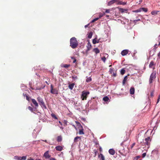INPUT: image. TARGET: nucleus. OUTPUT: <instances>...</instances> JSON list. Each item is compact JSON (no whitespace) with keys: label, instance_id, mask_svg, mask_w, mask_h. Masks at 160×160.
Returning <instances> with one entry per match:
<instances>
[{"label":"nucleus","instance_id":"ea45409f","mask_svg":"<svg viewBox=\"0 0 160 160\" xmlns=\"http://www.w3.org/2000/svg\"><path fill=\"white\" fill-rule=\"evenodd\" d=\"M28 109L31 112H33V108L30 106H29L28 108Z\"/></svg>","mask_w":160,"mask_h":160},{"label":"nucleus","instance_id":"4d7b16f0","mask_svg":"<svg viewBox=\"0 0 160 160\" xmlns=\"http://www.w3.org/2000/svg\"><path fill=\"white\" fill-rule=\"evenodd\" d=\"M137 22H138V21L137 20H133V22L134 23H137Z\"/></svg>","mask_w":160,"mask_h":160},{"label":"nucleus","instance_id":"473e14b6","mask_svg":"<svg viewBox=\"0 0 160 160\" xmlns=\"http://www.w3.org/2000/svg\"><path fill=\"white\" fill-rule=\"evenodd\" d=\"M70 66V64H65L62 65V67L65 68H68Z\"/></svg>","mask_w":160,"mask_h":160},{"label":"nucleus","instance_id":"a18cd8bd","mask_svg":"<svg viewBox=\"0 0 160 160\" xmlns=\"http://www.w3.org/2000/svg\"><path fill=\"white\" fill-rule=\"evenodd\" d=\"M99 19V18H95L94 19H93L92 21V22H95V21L98 20Z\"/></svg>","mask_w":160,"mask_h":160},{"label":"nucleus","instance_id":"338daca9","mask_svg":"<svg viewBox=\"0 0 160 160\" xmlns=\"http://www.w3.org/2000/svg\"><path fill=\"white\" fill-rule=\"evenodd\" d=\"M45 83H46L48 85H49V83H48V82L47 81H46Z\"/></svg>","mask_w":160,"mask_h":160},{"label":"nucleus","instance_id":"37998d69","mask_svg":"<svg viewBox=\"0 0 160 160\" xmlns=\"http://www.w3.org/2000/svg\"><path fill=\"white\" fill-rule=\"evenodd\" d=\"M72 78L73 79H74V80H75L78 79L77 77L75 75L72 76Z\"/></svg>","mask_w":160,"mask_h":160},{"label":"nucleus","instance_id":"412c9836","mask_svg":"<svg viewBox=\"0 0 160 160\" xmlns=\"http://www.w3.org/2000/svg\"><path fill=\"white\" fill-rule=\"evenodd\" d=\"M128 79V76H125L124 78V79L122 81V84L123 85H125L126 82L127 81Z\"/></svg>","mask_w":160,"mask_h":160},{"label":"nucleus","instance_id":"052dcab7","mask_svg":"<svg viewBox=\"0 0 160 160\" xmlns=\"http://www.w3.org/2000/svg\"><path fill=\"white\" fill-rule=\"evenodd\" d=\"M71 58L72 59H75V58L74 57H71Z\"/></svg>","mask_w":160,"mask_h":160},{"label":"nucleus","instance_id":"5fc2aeb1","mask_svg":"<svg viewBox=\"0 0 160 160\" xmlns=\"http://www.w3.org/2000/svg\"><path fill=\"white\" fill-rule=\"evenodd\" d=\"M49 160H57L54 158H50Z\"/></svg>","mask_w":160,"mask_h":160},{"label":"nucleus","instance_id":"774afa93","mask_svg":"<svg viewBox=\"0 0 160 160\" xmlns=\"http://www.w3.org/2000/svg\"><path fill=\"white\" fill-rule=\"evenodd\" d=\"M160 42H159V43H158V46H160Z\"/></svg>","mask_w":160,"mask_h":160},{"label":"nucleus","instance_id":"72a5a7b5","mask_svg":"<svg viewBox=\"0 0 160 160\" xmlns=\"http://www.w3.org/2000/svg\"><path fill=\"white\" fill-rule=\"evenodd\" d=\"M103 100L104 101H108L109 100V98L107 96H105L103 98Z\"/></svg>","mask_w":160,"mask_h":160},{"label":"nucleus","instance_id":"ddd939ff","mask_svg":"<svg viewBox=\"0 0 160 160\" xmlns=\"http://www.w3.org/2000/svg\"><path fill=\"white\" fill-rule=\"evenodd\" d=\"M118 0H112L108 3V5L109 6H111V5L117 2Z\"/></svg>","mask_w":160,"mask_h":160},{"label":"nucleus","instance_id":"4468645a","mask_svg":"<svg viewBox=\"0 0 160 160\" xmlns=\"http://www.w3.org/2000/svg\"><path fill=\"white\" fill-rule=\"evenodd\" d=\"M91 47H92V46H91L90 42L89 41H88V43H87V51H89V50H90L91 48Z\"/></svg>","mask_w":160,"mask_h":160},{"label":"nucleus","instance_id":"680f3d73","mask_svg":"<svg viewBox=\"0 0 160 160\" xmlns=\"http://www.w3.org/2000/svg\"><path fill=\"white\" fill-rule=\"evenodd\" d=\"M28 160H33V159H32L31 158H30L29 159H28Z\"/></svg>","mask_w":160,"mask_h":160},{"label":"nucleus","instance_id":"09e8293b","mask_svg":"<svg viewBox=\"0 0 160 160\" xmlns=\"http://www.w3.org/2000/svg\"><path fill=\"white\" fill-rule=\"evenodd\" d=\"M160 95H159V96L158 97V99L157 100V103H158L159 102V101L160 100Z\"/></svg>","mask_w":160,"mask_h":160},{"label":"nucleus","instance_id":"864d4df0","mask_svg":"<svg viewBox=\"0 0 160 160\" xmlns=\"http://www.w3.org/2000/svg\"><path fill=\"white\" fill-rule=\"evenodd\" d=\"M135 142L133 143L131 146V148H133V147L135 146Z\"/></svg>","mask_w":160,"mask_h":160},{"label":"nucleus","instance_id":"f257e3e1","mask_svg":"<svg viewBox=\"0 0 160 160\" xmlns=\"http://www.w3.org/2000/svg\"><path fill=\"white\" fill-rule=\"evenodd\" d=\"M70 46L73 49L76 48L78 45V43L76 38L74 37L71 38L70 39Z\"/></svg>","mask_w":160,"mask_h":160},{"label":"nucleus","instance_id":"f03ea898","mask_svg":"<svg viewBox=\"0 0 160 160\" xmlns=\"http://www.w3.org/2000/svg\"><path fill=\"white\" fill-rule=\"evenodd\" d=\"M37 100L38 101L40 105L45 109L47 108V107L45 105L43 99L40 97H38L37 98Z\"/></svg>","mask_w":160,"mask_h":160},{"label":"nucleus","instance_id":"6e6d98bb","mask_svg":"<svg viewBox=\"0 0 160 160\" xmlns=\"http://www.w3.org/2000/svg\"><path fill=\"white\" fill-rule=\"evenodd\" d=\"M150 96L151 97H152L153 96V92H151L150 93Z\"/></svg>","mask_w":160,"mask_h":160},{"label":"nucleus","instance_id":"c756f323","mask_svg":"<svg viewBox=\"0 0 160 160\" xmlns=\"http://www.w3.org/2000/svg\"><path fill=\"white\" fill-rule=\"evenodd\" d=\"M75 122L77 124V125L78 126V128H82V126L79 122L78 121H76Z\"/></svg>","mask_w":160,"mask_h":160},{"label":"nucleus","instance_id":"cd10ccee","mask_svg":"<svg viewBox=\"0 0 160 160\" xmlns=\"http://www.w3.org/2000/svg\"><path fill=\"white\" fill-rule=\"evenodd\" d=\"M125 72V70L124 68H122L121 69L120 71V73L122 75H123Z\"/></svg>","mask_w":160,"mask_h":160},{"label":"nucleus","instance_id":"7ed1b4c3","mask_svg":"<svg viewBox=\"0 0 160 160\" xmlns=\"http://www.w3.org/2000/svg\"><path fill=\"white\" fill-rule=\"evenodd\" d=\"M89 93H90L89 92L83 91L82 92V95L81 96V98L82 100H84L85 99L86 100L89 94Z\"/></svg>","mask_w":160,"mask_h":160},{"label":"nucleus","instance_id":"20e7f679","mask_svg":"<svg viewBox=\"0 0 160 160\" xmlns=\"http://www.w3.org/2000/svg\"><path fill=\"white\" fill-rule=\"evenodd\" d=\"M151 139L150 137H148L147 138H145L144 140H143L142 142H141V143L145 144L149 146Z\"/></svg>","mask_w":160,"mask_h":160},{"label":"nucleus","instance_id":"e2e57ef3","mask_svg":"<svg viewBox=\"0 0 160 160\" xmlns=\"http://www.w3.org/2000/svg\"><path fill=\"white\" fill-rule=\"evenodd\" d=\"M99 150L100 151H102V149L101 148H99Z\"/></svg>","mask_w":160,"mask_h":160},{"label":"nucleus","instance_id":"5701e85b","mask_svg":"<svg viewBox=\"0 0 160 160\" xmlns=\"http://www.w3.org/2000/svg\"><path fill=\"white\" fill-rule=\"evenodd\" d=\"M127 9H125L122 8H119V11L122 13L127 11Z\"/></svg>","mask_w":160,"mask_h":160},{"label":"nucleus","instance_id":"8fccbe9b","mask_svg":"<svg viewBox=\"0 0 160 160\" xmlns=\"http://www.w3.org/2000/svg\"><path fill=\"white\" fill-rule=\"evenodd\" d=\"M146 156V153H144L142 154V158H144L145 156Z\"/></svg>","mask_w":160,"mask_h":160},{"label":"nucleus","instance_id":"c03bdc74","mask_svg":"<svg viewBox=\"0 0 160 160\" xmlns=\"http://www.w3.org/2000/svg\"><path fill=\"white\" fill-rule=\"evenodd\" d=\"M26 159V156H24L23 157H21V160H25Z\"/></svg>","mask_w":160,"mask_h":160},{"label":"nucleus","instance_id":"bb28decb","mask_svg":"<svg viewBox=\"0 0 160 160\" xmlns=\"http://www.w3.org/2000/svg\"><path fill=\"white\" fill-rule=\"evenodd\" d=\"M141 11H143L145 12H146L148 11V9L145 8H140Z\"/></svg>","mask_w":160,"mask_h":160},{"label":"nucleus","instance_id":"0e129e2a","mask_svg":"<svg viewBox=\"0 0 160 160\" xmlns=\"http://www.w3.org/2000/svg\"><path fill=\"white\" fill-rule=\"evenodd\" d=\"M88 25H89L88 24L87 25H85V28H86V27H88Z\"/></svg>","mask_w":160,"mask_h":160},{"label":"nucleus","instance_id":"a878e982","mask_svg":"<svg viewBox=\"0 0 160 160\" xmlns=\"http://www.w3.org/2000/svg\"><path fill=\"white\" fill-rule=\"evenodd\" d=\"M126 142V141H123V142H122L121 143V145L123 147H124V146H127L128 145V142L127 143V144H125V143Z\"/></svg>","mask_w":160,"mask_h":160},{"label":"nucleus","instance_id":"c9c22d12","mask_svg":"<svg viewBox=\"0 0 160 160\" xmlns=\"http://www.w3.org/2000/svg\"><path fill=\"white\" fill-rule=\"evenodd\" d=\"M92 80L91 78L90 77H89L87 78L86 79V82H88L91 81Z\"/></svg>","mask_w":160,"mask_h":160},{"label":"nucleus","instance_id":"6ab92c4d","mask_svg":"<svg viewBox=\"0 0 160 160\" xmlns=\"http://www.w3.org/2000/svg\"><path fill=\"white\" fill-rule=\"evenodd\" d=\"M100 160H105L104 156L102 153H100L98 156Z\"/></svg>","mask_w":160,"mask_h":160},{"label":"nucleus","instance_id":"de8ad7c7","mask_svg":"<svg viewBox=\"0 0 160 160\" xmlns=\"http://www.w3.org/2000/svg\"><path fill=\"white\" fill-rule=\"evenodd\" d=\"M110 9H107L106 10L105 12L107 13H109L110 12Z\"/></svg>","mask_w":160,"mask_h":160},{"label":"nucleus","instance_id":"69168bd1","mask_svg":"<svg viewBox=\"0 0 160 160\" xmlns=\"http://www.w3.org/2000/svg\"><path fill=\"white\" fill-rule=\"evenodd\" d=\"M138 21H140V19H136Z\"/></svg>","mask_w":160,"mask_h":160},{"label":"nucleus","instance_id":"c85d7f7f","mask_svg":"<svg viewBox=\"0 0 160 160\" xmlns=\"http://www.w3.org/2000/svg\"><path fill=\"white\" fill-rule=\"evenodd\" d=\"M62 140V138L61 136H58L57 138V141L58 142H60Z\"/></svg>","mask_w":160,"mask_h":160},{"label":"nucleus","instance_id":"9d476101","mask_svg":"<svg viewBox=\"0 0 160 160\" xmlns=\"http://www.w3.org/2000/svg\"><path fill=\"white\" fill-rule=\"evenodd\" d=\"M129 52V50L128 49H125L122 50L121 52V54L122 56H125L127 55Z\"/></svg>","mask_w":160,"mask_h":160},{"label":"nucleus","instance_id":"2eb2a0df","mask_svg":"<svg viewBox=\"0 0 160 160\" xmlns=\"http://www.w3.org/2000/svg\"><path fill=\"white\" fill-rule=\"evenodd\" d=\"M75 85V84L74 83H72V84H69L68 86V88L70 90H72L73 89Z\"/></svg>","mask_w":160,"mask_h":160},{"label":"nucleus","instance_id":"a211bd4d","mask_svg":"<svg viewBox=\"0 0 160 160\" xmlns=\"http://www.w3.org/2000/svg\"><path fill=\"white\" fill-rule=\"evenodd\" d=\"M135 92V89L133 87H131L130 90V93L131 94H133Z\"/></svg>","mask_w":160,"mask_h":160},{"label":"nucleus","instance_id":"e433bc0d","mask_svg":"<svg viewBox=\"0 0 160 160\" xmlns=\"http://www.w3.org/2000/svg\"><path fill=\"white\" fill-rule=\"evenodd\" d=\"M92 32H90L88 35V38H91L92 37Z\"/></svg>","mask_w":160,"mask_h":160},{"label":"nucleus","instance_id":"58836bf2","mask_svg":"<svg viewBox=\"0 0 160 160\" xmlns=\"http://www.w3.org/2000/svg\"><path fill=\"white\" fill-rule=\"evenodd\" d=\"M140 158V156H137L136 157H134V160H138L139 158Z\"/></svg>","mask_w":160,"mask_h":160},{"label":"nucleus","instance_id":"4be33fe9","mask_svg":"<svg viewBox=\"0 0 160 160\" xmlns=\"http://www.w3.org/2000/svg\"><path fill=\"white\" fill-rule=\"evenodd\" d=\"M93 51L96 54H97L100 52L98 48H95L93 49Z\"/></svg>","mask_w":160,"mask_h":160},{"label":"nucleus","instance_id":"393cba45","mask_svg":"<svg viewBox=\"0 0 160 160\" xmlns=\"http://www.w3.org/2000/svg\"><path fill=\"white\" fill-rule=\"evenodd\" d=\"M78 139H79L80 140L81 139V137L79 136H77L74 139V142H77L78 141Z\"/></svg>","mask_w":160,"mask_h":160},{"label":"nucleus","instance_id":"7c9ffc66","mask_svg":"<svg viewBox=\"0 0 160 160\" xmlns=\"http://www.w3.org/2000/svg\"><path fill=\"white\" fill-rule=\"evenodd\" d=\"M126 4V2H122V1H119L118 2V5H125Z\"/></svg>","mask_w":160,"mask_h":160},{"label":"nucleus","instance_id":"f8f14e48","mask_svg":"<svg viewBox=\"0 0 160 160\" xmlns=\"http://www.w3.org/2000/svg\"><path fill=\"white\" fill-rule=\"evenodd\" d=\"M32 101L33 104L35 105L36 107L37 108L38 107V105L36 101L34 99H31Z\"/></svg>","mask_w":160,"mask_h":160},{"label":"nucleus","instance_id":"dca6fc26","mask_svg":"<svg viewBox=\"0 0 160 160\" xmlns=\"http://www.w3.org/2000/svg\"><path fill=\"white\" fill-rule=\"evenodd\" d=\"M55 148L57 151H61L62 149V147L60 146H58L55 147Z\"/></svg>","mask_w":160,"mask_h":160},{"label":"nucleus","instance_id":"13d9d810","mask_svg":"<svg viewBox=\"0 0 160 160\" xmlns=\"http://www.w3.org/2000/svg\"><path fill=\"white\" fill-rule=\"evenodd\" d=\"M77 61V59L75 58L73 59V63H75Z\"/></svg>","mask_w":160,"mask_h":160},{"label":"nucleus","instance_id":"a19ab883","mask_svg":"<svg viewBox=\"0 0 160 160\" xmlns=\"http://www.w3.org/2000/svg\"><path fill=\"white\" fill-rule=\"evenodd\" d=\"M51 116L52 117L55 118V119H58V118H57V117L54 114H51Z\"/></svg>","mask_w":160,"mask_h":160},{"label":"nucleus","instance_id":"3c124183","mask_svg":"<svg viewBox=\"0 0 160 160\" xmlns=\"http://www.w3.org/2000/svg\"><path fill=\"white\" fill-rule=\"evenodd\" d=\"M26 99L27 100L29 101V97L28 95H26Z\"/></svg>","mask_w":160,"mask_h":160},{"label":"nucleus","instance_id":"aec40b11","mask_svg":"<svg viewBox=\"0 0 160 160\" xmlns=\"http://www.w3.org/2000/svg\"><path fill=\"white\" fill-rule=\"evenodd\" d=\"M79 134L80 135H82V134H84V132H83V127L82 128H79Z\"/></svg>","mask_w":160,"mask_h":160},{"label":"nucleus","instance_id":"9b49d317","mask_svg":"<svg viewBox=\"0 0 160 160\" xmlns=\"http://www.w3.org/2000/svg\"><path fill=\"white\" fill-rule=\"evenodd\" d=\"M155 65V63H154V61H152L150 62L149 67V68H152L153 69H154V68L153 67Z\"/></svg>","mask_w":160,"mask_h":160},{"label":"nucleus","instance_id":"423d86ee","mask_svg":"<svg viewBox=\"0 0 160 160\" xmlns=\"http://www.w3.org/2000/svg\"><path fill=\"white\" fill-rule=\"evenodd\" d=\"M156 73H152L150 76L149 82L150 83H151L152 82V81L156 78Z\"/></svg>","mask_w":160,"mask_h":160},{"label":"nucleus","instance_id":"bf43d9fd","mask_svg":"<svg viewBox=\"0 0 160 160\" xmlns=\"http://www.w3.org/2000/svg\"><path fill=\"white\" fill-rule=\"evenodd\" d=\"M158 57H159V58H160V52H159V53H158Z\"/></svg>","mask_w":160,"mask_h":160},{"label":"nucleus","instance_id":"6e6552de","mask_svg":"<svg viewBox=\"0 0 160 160\" xmlns=\"http://www.w3.org/2000/svg\"><path fill=\"white\" fill-rule=\"evenodd\" d=\"M119 152L120 153V154L124 156H126L127 154V153L125 152L124 148H123L122 149H121L119 150Z\"/></svg>","mask_w":160,"mask_h":160},{"label":"nucleus","instance_id":"49530a36","mask_svg":"<svg viewBox=\"0 0 160 160\" xmlns=\"http://www.w3.org/2000/svg\"><path fill=\"white\" fill-rule=\"evenodd\" d=\"M102 60L103 61L105 62L106 60V58L105 57H103L102 58Z\"/></svg>","mask_w":160,"mask_h":160},{"label":"nucleus","instance_id":"f3484780","mask_svg":"<svg viewBox=\"0 0 160 160\" xmlns=\"http://www.w3.org/2000/svg\"><path fill=\"white\" fill-rule=\"evenodd\" d=\"M108 152H109V153L112 155H114L115 153V150L112 149H110L109 150Z\"/></svg>","mask_w":160,"mask_h":160},{"label":"nucleus","instance_id":"2f4dec72","mask_svg":"<svg viewBox=\"0 0 160 160\" xmlns=\"http://www.w3.org/2000/svg\"><path fill=\"white\" fill-rule=\"evenodd\" d=\"M14 158L18 160H21V157L18 156H16L14 157Z\"/></svg>","mask_w":160,"mask_h":160},{"label":"nucleus","instance_id":"1a4fd4ad","mask_svg":"<svg viewBox=\"0 0 160 160\" xmlns=\"http://www.w3.org/2000/svg\"><path fill=\"white\" fill-rule=\"evenodd\" d=\"M43 156L46 158H48L50 157L51 156L49 154L48 151H47L44 153Z\"/></svg>","mask_w":160,"mask_h":160},{"label":"nucleus","instance_id":"39448f33","mask_svg":"<svg viewBox=\"0 0 160 160\" xmlns=\"http://www.w3.org/2000/svg\"><path fill=\"white\" fill-rule=\"evenodd\" d=\"M109 72L111 74L112 76L116 77L117 76L116 71L113 68H110L109 70Z\"/></svg>","mask_w":160,"mask_h":160},{"label":"nucleus","instance_id":"79ce46f5","mask_svg":"<svg viewBox=\"0 0 160 160\" xmlns=\"http://www.w3.org/2000/svg\"><path fill=\"white\" fill-rule=\"evenodd\" d=\"M105 15V13H100L99 15V18L102 17L103 15Z\"/></svg>","mask_w":160,"mask_h":160},{"label":"nucleus","instance_id":"4c0bfd02","mask_svg":"<svg viewBox=\"0 0 160 160\" xmlns=\"http://www.w3.org/2000/svg\"><path fill=\"white\" fill-rule=\"evenodd\" d=\"M141 12V8H140L139 9L135 10L133 11V12Z\"/></svg>","mask_w":160,"mask_h":160},{"label":"nucleus","instance_id":"b1692460","mask_svg":"<svg viewBox=\"0 0 160 160\" xmlns=\"http://www.w3.org/2000/svg\"><path fill=\"white\" fill-rule=\"evenodd\" d=\"M159 12V11H152L151 13L152 15H156Z\"/></svg>","mask_w":160,"mask_h":160},{"label":"nucleus","instance_id":"603ef678","mask_svg":"<svg viewBox=\"0 0 160 160\" xmlns=\"http://www.w3.org/2000/svg\"><path fill=\"white\" fill-rule=\"evenodd\" d=\"M157 45H158L157 44H155L154 46V48H153V49H155V50H156V48H157Z\"/></svg>","mask_w":160,"mask_h":160},{"label":"nucleus","instance_id":"0eeeda50","mask_svg":"<svg viewBox=\"0 0 160 160\" xmlns=\"http://www.w3.org/2000/svg\"><path fill=\"white\" fill-rule=\"evenodd\" d=\"M51 92L53 94H58V91L56 89H53V86L52 85H51Z\"/></svg>","mask_w":160,"mask_h":160},{"label":"nucleus","instance_id":"f704fd0d","mask_svg":"<svg viewBox=\"0 0 160 160\" xmlns=\"http://www.w3.org/2000/svg\"><path fill=\"white\" fill-rule=\"evenodd\" d=\"M98 42H97V39L96 38H94L93 40L92 43L93 44H95L97 43H98Z\"/></svg>","mask_w":160,"mask_h":160}]
</instances>
